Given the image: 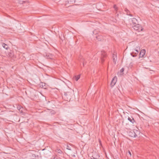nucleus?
<instances>
[{
  "label": "nucleus",
  "mask_w": 159,
  "mask_h": 159,
  "mask_svg": "<svg viewBox=\"0 0 159 159\" xmlns=\"http://www.w3.org/2000/svg\"><path fill=\"white\" fill-rule=\"evenodd\" d=\"M140 49V47L139 45L137 46L136 48L133 49L132 53H131V55L133 57L136 56L139 53V51Z\"/></svg>",
  "instance_id": "f257e3e1"
},
{
  "label": "nucleus",
  "mask_w": 159,
  "mask_h": 159,
  "mask_svg": "<svg viewBox=\"0 0 159 159\" xmlns=\"http://www.w3.org/2000/svg\"><path fill=\"white\" fill-rule=\"evenodd\" d=\"M129 24L133 27L137 23V20L134 18H133L131 19H130L129 20Z\"/></svg>",
  "instance_id": "f03ea898"
},
{
  "label": "nucleus",
  "mask_w": 159,
  "mask_h": 159,
  "mask_svg": "<svg viewBox=\"0 0 159 159\" xmlns=\"http://www.w3.org/2000/svg\"><path fill=\"white\" fill-rule=\"evenodd\" d=\"M133 27H134V29L135 30H138L139 31H142L143 29V28L139 24H136Z\"/></svg>",
  "instance_id": "7ed1b4c3"
},
{
  "label": "nucleus",
  "mask_w": 159,
  "mask_h": 159,
  "mask_svg": "<svg viewBox=\"0 0 159 159\" xmlns=\"http://www.w3.org/2000/svg\"><path fill=\"white\" fill-rule=\"evenodd\" d=\"M117 77L116 76L112 79L111 83V85L112 87L113 86L115 85L117 81Z\"/></svg>",
  "instance_id": "20e7f679"
},
{
  "label": "nucleus",
  "mask_w": 159,
  "mask_h": 159,
  "mask_svg": "<svg viewBox=\"0 0 159 159\" xmlns=\"http://www.w3.org/2000/svg\"><path fill=\"white\" fill-rule=\"evenodd\" d=\"M100 54L101 55V59L102 61H103L104 60L103 58L105 57H106V54L104 51H102L101 52Z\"/></svg>",
  "instance_id": "39448f33"
},
{
  "label": "nucleus",
  "mask_w": 159,
  "mask_h": 159,
  "mask_svg": "<svg viewBox=\"0 0 159 159\" xmlns=\"http://www.w3.org/2000/svg\"><path fill=\"white\" fill-rule=\"evenodd\" d=\"M44 56L48 59H52L53 56L49 53H45L44 54Z\"/></svg>",
  "instance_id": "423d86ee"
},
{
  "label": "nucleus",
  "mask_w": 159,
  "mask_h": 159,
  "mask_svg": "<svg viewBox=\"0 0 159 159\" xmlns=\"http://www.w3.org/2000/svg\"><path fill=\"white\" fill-rule=\"evenodd\" d=\"M146 51L144 49L142 50L139 53V57H143L145 55Z\"/></svg>",
  "instance_id": "0eeeda50"
},
{
  "label": "nucleus",
  "mask_w": 159,
  "mask_h": 159,
  "mask_svg": "<svg viewBox=\"0 0 159 159\" xmlns=\"http://www.w3.org/2000/svg\"><path fill=\"white\" fill-rule=\"evenodd\" d=\"M112 58H113V62H114V63L115 64H116V62L117 61V54H116V53L115 54L114 53L113 54Z\"/></svg>",
  "instance_id": "6e6552de"
},
{
  "label": "nucleus",
  "mask_w": 159,
  "mask_h": 159,
  "mask_svg": "<svg viewBox=\"0 0 159 159\" xmlns=\"http://www.w3.org/2000/svg\"><path fill=\"white\" fill-rule=\"evenodd\" d=\"M128 120L132 123H134L135 122V120L132 117H128Z\"/></svg>",
  "instance_id": "1a4fd4ad"
},
{
  "label": "nucleus",
  "mask_w": 159,
  "mask_h": 159,
  "mask_svg": "<svg viewBox=\"0 0 159 159\" xmlns=\"http://www.w3.org/2000/svg\"><path fill=\"white\" fill-rule=\"evenodd\" d=\"M124 70V68H122L120 70V72H118V74L119 75H121L123 74V72Z\"/></svg>",
  "instance_id": "9d476101"
},
{
  "label": "nucleus",
  "mask_w": 159,
  "mask_h": 159,
  "mask_svg": "<svg viewBox=\"0 0 159 159\" xmlns=\"http://www.w3.org/2000/svg\"><path fill=\"white\" fill-rule=\"evenodd\" d=\"M80 75H78L77 76H75L74 77V79L76 80V81H77L80 78Z\"/></svg>",
  "instance_id": "9b49d317"
},
{
  "label": "nucleus",
  "mask_w": 159,
  "mask_h": 159,
  "mask_svg": "<svg viewBox=\"0 0 159 159\" xmlns=\"http://www.w3.org/2000/svg\"><path fill=\"white\" fill-rule=\"evenodd\" d=\"M2 46L3 48L6 49H8V46L7 44H5V43H3L2 44Z\"/></svg>",
  "instance_id": "f8f14e48"
},
{
  "label": "nucleus",
  "mask_w": 159,
  "mask_h": 159,
  "mask_svg": "<svg viewBox=\"0 0 159 159\" xmlns=\"http://www.w3.org/2000/svg\"><path fill=\"white\" fill-rule=\"evenodd\" d=\"M56 152H57L59 154H61L62 153V151L59 149H57L56 150Z\"/></svg>",
  "instance_id": "ddd939ff"
},
{
  "label": "nucleus",
  "mask_w": 159,
  "mask_h": 159,
  "mask_svg": "<svg viewBox=\"0 0 159 159\" xmlns=\"http://www.w3.org/2000/svg\"><path fill=\"white\" fill-rule=\"evenodd\" d=\"M125 12H126V14L127 15H130V16H132L131 15L129 14V10L128 9H125Z\"/></svg>",
  "instance_id": "4468645a"
},
{
  "label": "nucleus",
  "mask_w": 159,
  "mask_h": 159,
  "mask_svg": "<svg viewBox=\"0 0 159 159\" xmlns=\"http://www.w3.org/2000/svg\"><path fill=\"white\" fill-rule=\"evenodd\" d=\"M101 36H96V38L97 39H98V41L101 40V39H100Z\"/></svg>",
  "instance_id": "2eb2a0df"
},
{
  "label": "nucleus",
  "mask_w": 159,
  "mask_h": 159,
  "mask_svg": "<svg viewBox=\"0 0 159 159\" xmlns=\"http://www.w3.org/2000/svg\"><path fill=\"white\" fill-rule=\"evenodd\" d=\"M84 58H82L81 59L80 61V62L82 63L83 65V66H84Z\"/></svg>",
  "instance_id": "dca6fc26"
},
{
  "label": "nucleus",
  "mask_w": 159,
  "mask_h": 159,
  "mask_svg": "<svg viewBox=\"0 0 159 159\" xmlns=\"http://www.w3.org/2000/svg\"><path fill=\"white\" fill-rule=\"evenodd\" d=\"M68 2H70V3H73L75 2V0H69V1H68Z\"/></svg>",
  "instance_id": "f3484780"
},
{
  "label": "nucleus",
  "mask_w": 159,
  "mask_h": 159,
  "mask_svg": "<svg viewBox=\"0 0 159 159\" xmlns=\"http://www.w3.org/2000/svg\"><path fill=\"white\" fill-rule=\"evenodd\" d=\"M114 8L115 9V10L117 11L118 10L117 7H116V5H114Z\"/></svg>",
  "instance_id": "a211bd4d"
},
{
  "label": "nucleus",
  "mask_w": 159,
  "mask_h": 159,
  "mask_svg": "<svg viewBox=\"0 0 159 159\" xmlns=\"http://www.w3.org/2000/svg\"><path fill=\"white\" fill-rule=\"evenodd\" d=\"M66 149H68V150H71V148L70 147V146H68V145L67 146V148H66Z\"/></svg>",
  "instance_id": "6ab92c4d"
},
{
  "label": "nucleus",
  "mask_w": 159,
  "mask_h": 159,
  "mask_svg": "<svg viewBox=\"0 0 159 159\" xmlns=\"http://www.w3.org/2000/svg\"><path fill=\"white\" fill-rule=\"evenodd\" d=\"M17 108L19 110V111L20 112H22V110H21V108H20V107H18Z\"/></svg>",
  "instance_id": "aec40b11"
},
{
  "label": "nucleus",
  "mask_w": 159,
  "mask_h": 159,
  "mask_svg": "<svg viewBox=\"0 0 159 159\" xmlns=\"http://www.w3.org/2000/svg\"><path fill=\"white\" fill-rule=\"evenodd\" d=\"M128 153H129V154L130 156H131V152H130V151L129 150L128 151Z\"/></svg>",
  "instance_id": "412c9836"
},
{
  "label": "nucleus",
  "mask_w": 159,
  "mask_h": 159,
  "mask_svg": "<svg viewBox=\"0 0 159 159\" xmlns=\"http://www.w3.org/2000/svg\"><path fill=\"white\" fill-rule=\"evenodd\" d=\"M51 114H54L55 113V112L54 111H51Z\"/></svg>",
  "instance_id": "4be33fe9"
},
{
  "label": "nucleus",
  "mask_w": 159,
  "mask_h": 159,
  "mask_svg": "<svg viewBox=\"0 0 159 159\" xmlns=\"http://www.w3.org/2000/svg\"><path fill=\"white\" fill-rule=\"evenodd\" d=\"M96 30H94V31L93 32V34H96Z\"/></svg>",
  "instance_id": "5701e85b"
},
{
  "label": "nucleus",
  "mask_w": 159,
  "mask_h": 159,
  "mask_svg": "<svg viewBox=\"0 0 159 159\" xmlns=\"http://www.w3.org/2000/svg\"><path fill=\"white\" fill-rule=\"evenodd\" d=\"M53 159H58L57 157H55Z\"/></svg>",
  "instance_id": "b1692460"
},
{
  "label": "nucleus",
  "mask_w": 159,
  "mask_h": 159,
  "mask_svg": "<svg viewBox=\"0 0 159 159\" xmlns=\"http://www.w3.org/2000/svg\"><path fill=\"white\" fill-rule=\"evenodd\" d=\"M25 1H24L23 3H25Z\"/></svg>",
  "instance_id": "393cba45"
},
{
  "label": "nucleus",
  "mask_w": 159,
  "mask_h": 159,
  "mask_svg": "<svg viewBox=\"0 0 159 159\" xmlns=\"http://www.w3.org/2000/svg\"><path fill=\"white\" fill-rule=\"evenodd\" d=\"M43 84L42 85V86H43Z\"/></svg>",
  "instance_id": "a878e982"
},
{
  "label": "nucleus",
  "mask_w": 159,
  "mask_h": 159,
  "mask_svg": "<svg viewBox=\"0 0 159 159\" xmlns=\"http://www.w3.org/2000/svg\"><path fill=\"white\" fill-rule=\"evenodd\" d=\"M43 84L42 85V86H43Z\"/></svg>",
  "instance_id": "bb28decb"
},
{
  "label": "nucleus",
  "mask_w": 159,
  "mask_h": 159,
  "mask_svg": "<svg viewBox=\"0 0 159 159\" xmlns=\"http://www.w3.org/2000/svg\"><path fill=\"white\" fill-rule=\"evenodd\" d=\"M91 159H92V158H91Z\"/></svg>",
  "instance_id": "cd10ccee"
}]
</instances>
